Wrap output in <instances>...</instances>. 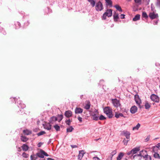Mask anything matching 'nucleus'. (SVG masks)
<instances>
[{
  "instance_id": "nucleus-56",
  "label": "nucleus",
  "mask_w": 160,
  "mask_h": 160,
  "mask_svg": "<svg viewBox=\"0 0 160 160\" xmlns=\"http://www.w3.org/2000/svg\"><path fill=\"white\" fill-rule=\"evenodd\" d=\"M31 160H35V158H34L32 155H31L30 157Z\"/></svg>"
},
{
  "instance_id": "nucleus-60",
  "label": "nucleus",
  "mask_w": 160,
  "mask_h": 160,
  "mask_svg": "<svg viewBox=\"0 0 160 160\" xmlns=\"http://www.w3.org/2000/svg\"><path fill=\"white\" fill-rule=\"evenodd\" d=\"M100 138H98V139H95L94 140V141H98V140L99 139H100Z\"/></svg>"
},
{
  "instance_id": "nucleus-18",
  "label": "nucleus",
  "mask_w": 160,
  "mask_h": 160,
  "mask_svg": "<svg viewBox=\"0 0 160 160\" xmlns=\"http://www.w3.org/2000/svg\"><path fill=\"white\" fill-rule=\"evenodd\" d=\"M83 112V109L78 107H76L75 110V114H79Z\"/></svg>"
},
{
  "instance_id": "nucleus-2",
  "label": "nucleus",
  "mask_w": 160,
  "mask_h": 160,
  "mask_svg": "<svg viewBox=\"0 0 160 160\" xmlns=\"http://www.w3.org/2000/svg\"><path fill=\"white\" fill-rule=\"evenodd\" d=\"M140 150V147H137L133 148L130 151L128 152L127 153V155L129 156H131L133 157V155L136 154Z\"/></svg>"
},
{
  "instance_id": "nucleus-64",
  "label": "nucleus",
  "mask_w": 160,
  "mask_h": 160,
  "mask_svg": "<svg viewBox=\"0 0 160 160\" xmlns=\"http://www.w3.org/2000/svg\"><path fill=\"white\" fill-rule=\"evenodd\" d=\"M14 99L15 101V103L16 102V101H15V99H16V98H14Z\"/></svg>"
},
{
  "instance_id": "nucleus-35",
  "label": "nucleus",
  "mask_w": 160,
  "mask_h": 160,
  "mask_svg": "<svg viewBox=\"0 0 160 160\" xmlns=\"http://www.w3.org/2000/svg\"><path fill=\"white\" fill-rule=\"evenodd\" d=\"M114 7L116 8L119 12H122V10L121 7L118 5H115Z\"/></svg>"
},
{
  "instance_id": "nucleus-32",
  "label": "nucleus",
  "mask_w": 160,
  "mask_h": 160,
  "mask_svg": "<svg viewBox=\"0 0 160 160\" xmlns=\"http://www.w3.org/2000/svg\"><path fill=\"white\" fill-rule=\"evenodd\" d=\"M160 147V143H158L155 146H153L152 147V150L153 151H154L157 148Z\"/></svg>"
},
{
  "instance_id": "nucleus-34",
  "label": "nucleus",
  "mask_w": 160,
  "mask_h": 160,
  "mask_svg": "<svg viewBox=\"0 0 160 160\" xmlns=\"http://www.w3.org/2000/svg\"><path fill=\"white\" fill-rule=\"evenodd\" d=\"M88 1L90 3V4L92 7L95 6V2L94 0H88Z\"/></svg>"
},
{
  "instance_id": "nucleus-11",
  "label": "nucleus",
  "mask_w": 160,
  "mask_h": 160,
  "mask_svg": "<svg viewBox=\"0 0 160 160\" xmlns=\"http://www.w3.org/2000/svg\"><path fill=\"white\" fill-rule=\"evenodd\" d=\"M104 13L108 17H111L112 15V10L111 9H108Z\"/></svg>"
},
{
  "instance_id": "nucleus-62",
  "label": "nucleus",
  "mask_w": 160,
  "mask_h": 160,
  "mask_svg": "<svg viewBox=\"0 0 160 160\" xmlns=\"http://www.w3.org/2000/svg\"><path fill=\"white\" fill-rule=\"evenodd\" d=\"M142 157H140L138 160H141Z\"/></svg>"
},
{
  "instance_id": "nucleus-8",
  "label": "nucleus",
  "mask_w": 160,
  "mask_h": 160,
  "mask_svg": "<svg viewBox=\"0 0 160 160\" xmlns=\"http://www.w3.org/2000/svg\"><path fill=\"white\" fill-rule=\"evenodd\" d=\"M134 99L136 103L138 104L140 108H141L140 104L141 102V101L139 98V96L138 95H135L134 96Z\"/></svg>"
},
{
  "instance_id": "nucleus-57",
  "label": "nucleus",
  "mask_w": 160,
  "mask_h": 160,
  "mask_svg": "<svg viewBox=\"0 0 160 160\" xmlns=\"http://www.w3.org/2000/svg\"><path fill=\"white\" fill-rule=\"evenodd\" d=\"M104 82V81L103 80H101L100 81V82L101 83V84L103 85V82Z\"/></svg>"
},
{
  "instance_id": "nucleus-13",
  "label": "nucleus",
  "mask_w": 160,
  "mask_h": 160,
  "mask_svg": "<svg viewBox=\"0 0 160 160\" xmlns=\"http://www.w3.org/2000/svg\"><path fill=\"white\" fill-rule=\"evenodd\" d=\"M138 110L137 107L135 106H133L130 108V112L132 114H134L136 113Z\"/></svg>"
},
{
  "instance_id": "nucleus-38",
  "label": "nucleus",
  "mask_w": 160,
  "mask_h": 160,
  "mask_svg": "<svg viewBox=\"0 0 160 160\" xmlns=\"http://www.w3.org/2000/svg\"><path fill=\"white\" fill-rule=\"evenodd\" d=\"M140 124L139 123H138L136 126L133 128L132 130H138L139 128H140Z\"/></svg>"
},
{
  "instance_id": "nucleus-59",
  "label": "nucleus",
  "mask_w": 160,
  "mask_h": 160,
  "mask_svg": "<svg viewBox=\"0 0 160 160\" xmlns=\"http://www.w3.org/2000/svg\"><path fill=\"white\" fill-rule=\"evenodd\" d=\"M47 160H54V159L50 158H47Z\"/></svg>"
},
{
  "instance_id": "nucleus-51",
  "label": "nucleus",
  "mask_w": 160,
  "mask_h": 160,
  "mask_svg": "<svg viewBox=\"0 0 160 160\" xmlns=\"http://www.w3.org/2000/svg\"><path fill=\"white\" fill-rule=\"evenodd\" d=\"M32 155L33 156L34 158H35V160H36V159H37L38 158V156L37 155V153H36V154L33 155Z\"/></svg>"
},
{
  "instance_id": "nucleus-40",
  "label": "nucleus",
  "mask_w": 160,
  "mask_h": 160,
  "mask_svg": "<svg viewBox=\"0 0 160 160\" xmlns=\"http://www.w3.org/2000/svg\"><path fill=\"white\" fill-rule=\"evenodd\" d=\"M54 128L57 131H59L60 130V127L59 126L58 124H56L54 126Z\"/></svg>"
},
{
  "instance_id": "nucleus-14",
  "label": "nucleus",
  "mask_w": 160,
  "mask_h": 160,
  "mask_svg": "<svg viewBox=\"0 0 160 160\" xmlns=\"http://www.w3.org/2000/svg\"><path fill=\"white\" fill-rule=\"evenodd\" d=\"M85 153L83 150L79 151V154L78 156V159L81 160Z\"/></svg>"
},
{
  "instance_id": "nucleus-3",
  "label": "nucleus",
  "mask_w": 160,
  "mask_h": 160,
  "mask_svg": "<svg viewBox=\"0 0 160 160\" xmlns=\"http://www.w3.org/2000/svg\"><path fill=\"white\" fill-rule=\"evenodd\" d=\"M95 9L97 11H100L103 9V6L102 2L99 1L97 2L95 6Z\"/></svg>"
},
{
  "instance_id": "nucleus-36",
  "label": "nucleus",
  "mask_w": 160,
  "mask_h": 160,
  "mask_svg": "<svg viewBox=\"0 0 160 160\" xmlns=\"http://www.w3.org/2000/svg\"><path fill=\"white\" fill-rule=\"evenodd\" d=\"M153 157L155 158L159 159H160V156L157 153L155 152L153 154Z\"/></svg>"
},
{
  "instance_id": "nucleus-48",
  "label": "nucleus",
  "mask_w": 160,
  "mask_h": 160,
  "mask_svg": "<svg viewBox=\"0 0 160 160\" xmlns=\"http://www.w3.org/2000/svg\"><path fill=\"white\" fill-rule=\"evenodd\" d=\"M107 16L106 15L104 14V13L102 17V19L103 20H105L106 19V17Z\"/></svg>"
},
{
  "instance_id": "nucleus-28",
  "label": "nucleus",
  "mask_w": 160,
  "mask_h": 160,
  "mask_svg": "<svg viewBox=\"0 0 160 160\" xmlns=\"http://www.w3.org/2000/svg\"><path fill=\"white\" fill-rule=\"evenodd\" d=\"M140 15L139 14L136 15L135 17L133 18V21H137L140 19Z\"/></svg>"
},
{
  "instance_id": "nucleus-52",
  "label": "nucleus",
  "mask_w": 160,
  "mask_h": 160,
  "mask_svg": "<svg viewBox=\"0 0 160 160\" xmlns=\"http://www.w3.org/2000/svg\"><path fill=\"white\" fill-rule=\"evenodd\" d=\"M43 144V143L41 142H39L38 144V147H40Z\"/></svg>"
},
{
  "instance_id": "nucleus-53",
  "label": "nucleus",
  "mask_w": 160,
  "mask_h": 160,
  "mask_svg": "<svg viewBox=\"0 0 160 160\" xmlns=\"http://www.w3.org/2000/svg\"><path fill=\"white\" fill-rule=\"evenodd\" d=\"M71 146L72 148H76L78 147V146L76 145H71Z\"/></svg>"
},
{
  "instance_id": "nucleus-15",
  "label": "nucleus",
  "mask_w": 160,
  "mask_h": 160,
  "mask_svg": "<svg viewBox=\"0 0 160 160\" xmlns=\"http://www.w3.org/2000/svg\"><path fill=\"white\" fill-rule=\"evenodd\" d=\"M58 120L57 118L56 117L53 116L51 117L50 119L49 123L51 124H53L54 123Z\"/></svg>"
},
{
  "instance_id": "nucleus-19",
  "label": "nucleus",
  "mask_w": 160,
  "mask_h": 160,
  "mask_svg": "<svg viewBox=\"0 0 160 160\" xmlns=\"http://www.w3.org/2000/svg\"><path fill=\"white\" fill-rule=\"evenodd\" d=\"M23 151H27L29 149V147L26 144H23L21 147Z\"/></svg>"
},
{
  "instance_id": "nucleus-4",
  "label": "nucleus",
  "mask_w": 160,
  "mask_h": 160,
  "mask_svg": "<svg viewBox=\"0 0 160 160\" xmlns=\"http://www.w3.org/2000/svg\"><path fill=\"white\" fill-rule=\"evenodd\" d=\"M37 155L38 156V157L41 158H43L44 156H49L46 152L42 149L40 150L39 152L37 153Z\"/></svg>"
},
{
  "instance_id": "nucleus-42",
  "label": "nucleus",
  "mask_w": 160,
  "mask_h": 160,
  "mask_svg": "<svg viewBox=\"0 0 160 160\" xmlns=\"http://www.w3.org/2000/svg\"><path fill=\"white\" fill-rule=\"evenodd\" d=\"M142 17L145 18H148V16L145 12H143L142 13Z\"/></svg>"
},
{
  "instance_id": "nucleus-45",
  "label": "nucleus",
  "mask_w": 160,
  "mask_h": 160,
  "mask_svg": "<svg viewBox=\"0 0 160 160\" xmlns=\"http://www.w3.org/2000/svg\"><path fill=\"white\" fill-rule=\"evenodd\" d=\"M71 122L72 121H71L70 119H69L68 120L65 121V123L67 125H70L71 124Z\"/></svg>"
},
{
  "instance_id": "nucleus-1",
  "label": "nucleus",
  "mask_w": 160,
  "mask_h": 160,
  "mask_svg": "<svg viewBox=\"0 0 160 160\" xmlns=\"http://www.w3.org/2000/svg\"><path fill=\"white\" fill-rule=\"evenodd\" d=\"M103 111L109 118H112L113 117L112 110L109 107H105L103 109Z\"/></svg>"
},
{
  "instance_id": "nucleus-49",
  "label": "nucleus",
  "mask_w": 160,
  "mask_h": 160,
  "mask_svg": "<svg viewBox=\"0 0 160 160\" xmlns=\"http://www.w3.org/2000/svg\"><path fill=\"white\" fill-rule=\"evenodd\" d=\"M125 15L124 14H121L120 15V18L121 19H124L125 18Z\"/></svg>"
},
{
  "instance_id": "nucleus-58",
  "label": "nucleus",
  "mask_w": 160,
  "mask_h": 160,
  "mask_svg": "<svg viewBox=\"0 0 160 160\" xmlns=\"http://www.w3.org/2000/svg\"><path fill=\"white\" fill-rule=\"evenodd\" d=\"M18 150L19 152H20L21 151V148L20 147H18Z\"/></svg>"
},
{
  "instance_id": "nucleus-30",
  "label": "nucleus",
  "mask_w": 160,
  "mask_h": 160,
  "mask_svg": "<svg viewBox=\"0 0 160 160\" xmlns=\"http://www.w3.org/2000/svg\"><path fill=\"white\" fill-rule=\"evenodd\" d=\"M120 116L122 117H123L124 118L125 117V116H123V114L122 113H118L117 112H115V117L116 118H119Z\"/></svg>"
},
{
  "instance_id": "nucleus-20",
  "label": "nucleus",
  "mask_w": 160,
  "mask_h": 160,
  "mask_svg": "<svg viewBox=\"0 0 160 160\" xmlns=\"http://www.w3.org/2000/svg\"><path fill=\"white\" fill-rule=\"evenodd\" d=\"M44 127L45 129L49 130L51 129L52 125L49 123L44 125Z\"/></svg>"
},
{
  "instance_id": "nucleus-37",
  "label": "nucleus",
  "mask_w": 160,
  "mask_h": 160,
  "mask_svg": "<svg viewBox=\"0 0 160 160\" xmlns=\"http://www.w3.org/2000/svg\"><path fill=\"white\" fill-rule=\"evenodd\" d=\"M15 26H16V28L18 29L21 26L20 23L18 22H16L15 23Z\"/></svg>"
},
{
  "instance_id": "nucleus-22",
  "label": "nucleus",
  "mask_w": 160,
  "mask_h": 160,
  "mask_svg": "<svg viewBox=\"0 0 160 160\" xmlns=\"http://www.w3.org/2000/svg\"><path fill=\"white\" fill-rule=\"evenodd\" d=\"M91 104L89 101H87V103L84 106V108L86 110H88L90 109Z\"/></svg>"
},
{
  "instance_id": "nucleus-6",
  "label": "nucleus",
  "mask_w": 160,
  "mask_h": 160,
  "mask_svg": "<svg viewBox=\"0 0 160 160\" xmlns=\"http://www.w3.org/2000/svg\"><path fill=\"white\" fill-rule=\"evenodd\" d=\"M150 98L153 101L158 102L159 101V98L157 96L154 94H152L150 96Z\"/></svg>"
},
{
  "instance_id": "nucleus-7",
  "label": "nucleus",
  "mask_w": 160,
  "mask_h": 160,
  "mask_svg": "<svg viewBox=\"0 0 160 160\" xmlns=\"http://www.w3.org/2000/svg\"><path fill=\"white\" fill-rule=\"evenodd\" d=\"M112 102L113 106L116 108H118L121 105L119 100L116 99H112Z\"/></svg>"
},
{
  "instance_id": "nucleus-39",
  "label": "nucleus",
  "mask_w": 160,
  "mask_h": 160,
  "mask_svg": "<svg viewBox=\"0 0 160 160\" xmlns=\"http://www.w3.org/2000/svg\"><path fill=\"white\" fill-rule=\"evenodd\" d=\"M74 129L72 126H70L69 128H67V132H71Z\"/></svg>"
},
{
  "instance_id": "nucleus-29",
  "label": "nucleus",
  "mask_w": 160,
  "mask_h": 160,
  "mask_svg": "<svg viewBox=\"0 0 160 160\" xmlns=\"http://www.w3.org/2000/svg\"><path fill=\"white\" fill-rule=\"evenodd\" d=\"M124 155V154L122 152H120L117 158V160H120Z\"/></svg>"
},
{
  "instance_id": "nucleus-50",
  "label": "nucleus",
  "mask_w": 160,
  "mask_h": 160,
  "mask_svg": "<svg viewBox=\"0 0 160 160\" xmlns=\"http://www.w3.org/2000/svg\"><path fill=\"white\" fill-rule=\"evenodd\" d=\"M141 0H134L135 2L136 3H141Z\"/></svg>"
},
{
  "instance_id": "nucleus-44",
  "label": "nucleus",
  "mask_w": 160,
  "mask_h": 160,
  "mask_svg": "<svg viewBox=\"0 0 160 160\" xmlns=\"http://www.w3.org/2000/svg\"><path fill=\"white\" fill-rule=\"evenodd\" d=\"M22 156L25 158H27L28 157V154L24 152L22 154Z\"/></svg>"
},
{
  "instance_id": "nucleus-46",
  "label": "nucleus",
  "mask_w": 160,
  "mask_h": 160,
  "mask_svg": "<svg viewBox=\"0 0 160 160\" xmlns=\"http://www.w3.org/2000/svg\"><path fill=\"white\" fill-rule=\"evenodd\" d=\"M129 141V139H128V140H126L125 138H124L123 141V142L124 143V145H127L128 142Z\"/></svg>"
},
{
  "instance_id": "nucleus-23",
  "label": "nucleus",
  "mask_w": 160,
  "mask_h": 160,
  "mask_svg": "<svg viewBox=\"0 0 160 160\" xmlns=\"http://www.w3.org/2000/svg\"><path fill=\"white\" fill-rule=\"evenodd\" d=\"M23 132L25 135H28L32 133V132L28 129L23 130Z\"/></svg>"
},
{
  "instance_id": "nucleus-5",
  "label": "nucleus",
  "mask_w": 160,
  "mask_h": 160,
  "mask_svg": "<svg viewBox=\"0 0 160 160\" xmlns=\"http://www.w3.org/2000/svg\"><path fill=\"white\" fill-rule=\"evenodd\" d=\"M98 110L95 109V111L93 112L91 114L93 120L98 121L99 120V116H98Z\"/></svg>"
},
{
  "instance_id": "nucleus-33",
  "label": "nucleus",
  "mask_w": 160,
  "mask_h": 160,
  "mask_svg": "<svg viewBox=\"0 0 160 160\" xmlns=\"http://www.w3.org/2000/svg\"><path fill=\"white\" fill-rule=\"evenodd\" d=\"M57 118L58 120V122H60L62 119V118H63V116L62 115V114H61V115L58 114L57 115Z\"/></svg>"
},
{
  "instance_id": "nucleus-27",
  "label": "nucleus",
  "mask_w": 160,
  "mask_h": 160,
  "mask_svg": "<svg viewBox=\"0 0 160 160\" xmlns=\"http://www.w3.org/2000/svg\"><path fill=\"white\" fill-rule=\"evenodd\" d=\"M18 106L20 108L23 109L26 107V105L25 104L20 102L18 103Z\"/></svg>"
},
{
  "instance_id": "nucleus-25",
  "label": "nucleus",
  "mask_w": 160,
  "mask_h": 160,
  "mask_svg": "<svg viewBox=\"0 0 160 160\" xmlns=\"http://www.w3.org/2000/svg\"><path fill=\"white\" fill-rule=\"evenodd\" d=\"M117 152L116 150H114L111 153L110 159L108 158L106 160H112V157Z\"/></svg>"
},
{
  "instance_id": "nucleus-26",
  "label": "nucleus",
  "mask_w": 160,
  "mask_h": 160,
  "mask_svg": "<svg viewBox=\"0 0 160 160\" xmlns=\"http://www.w3.org/2000/svg\"><path fill=\"white\" fill-rule=\"evenodd\" d=\"M20 139L21 141L23 142H26L28 140V139L26 137L22 135L21 136Z\"/></svg>"
},
{
  "instance_id": "nucleus-61",
  "label": "nucleus",
  "mask_w": 160,
  "mask_h": 160,
  "mask_svg": "<svg viewBox=\"0 0 160 160\" xmlns=\"http://www.w3.org/2000/svg\"><path fill=\"white\" fill-rule=\"evenodd\" d=\"M51 142V139H50L49 140V142L48 143L49 144L50 142Z\"/></svg>"
},
{
  "instance_id": "nucleus-54",
  "label": "nucleus",
  "mask_w": 160,
  "mask_h": 160,
  "mask_svg": "<svg viewBox=\"0 0 160 160\" xmlns=\"http://www.w3.org/2000/svg\"><path fill=\"white\" fill-rule=\"evenodd\" d=\"M150 137V136H148L147 137V138L145 139V141L147 142L149 140Z\"/></svg>"
},
{
  "instance_id": "nucleus-43",
  "label": "nucleus",
  "mask_w": 160,
  "mask_h": 160,
  "mask_svg": "<svg viewBox=\"0 0 160 160\" xmlns=\"http://www.w3.org/2000/svg\"><path fill=\"white\" fill-rule=\"evenodd\" d=\"M106 119V118L102 115H101L99 117V119L101 120H104Z\"/></svg>"
},
{
  "instance_id": "nucleus-21",
  "label": "nucleus",
  "mask_w": 160,
  "mask_h": 160,
  "mask_svg": "<svg viewBox=\"0 0 160 160\" xmlns=\"http://www.w3.org/2000/svg\"><path fill=\"white\" fill-rule=\"evenodd\" d=\"M113 19L114 22H116L118 21V19L119 18L118 17V14L116 13L115 12L113 15Z\"/></svg>"
},
{
  "instance_id": "nucleus-41",
  "label": "nucleus",
  "mask_w": 160,
  "mask_h": 160,
  "mask_svg": "<svg viewBox=\"0 0 160 160\" xmlns=\"http://www.w3.org/2000/svg\"><path fill=\"white\" fill-rule=\"evenodd\" d=\"M46 133V132L44 131H42L37 134L38 136L43 135Z\"/></svg>"
},
{
  "instance_id": "nucleus-24",
  "label": "nucleus",
  "mask_w": 160,
  "mask_h": 160,
  "mask_svg": "<svg viewBox=\"0 0 160 160\" xmlns=\"http://www.w3.org/2000/svg\"><path fill=\"white\" fill-rule=\"evenodd\" d=\"M105 1L107 6H109L110 7H112V2L111 0H105Z\"/></svg>"
},
{
  "instance_id": "nucleus-47",
  "label": "nucleus",
  "mask_w": 160,
  "mask_h": 160,
  "mask_svg": "<svg viewBox=\"0 0 160 160\" xmlns=\"http://www.w3.org/2000/svg\"><path fill=\"white\" fill-rule=\"evenodd\" d=\"M78 119L80 122H82V118L80 116H78Z\"/></svg>"
},
{
  "instance_id": "nucleus-63",
  "label": "nucleus",
  "mask_w": 160,
  "mask_h": 160,
  "mask_svg": "<svg viewBox=\"0 0 160 160\" xmlns=\"http://www.w3.org/2000/svg\"><path fill=\"white\" fill-rule=\"evenodd\" d=\"M83 97V95H82L80 96V98L82 99Z\"/></svg>"
},
{
  "instance_id": "nucleus-55",
  "label": "nucleus",
  "mask_w": 160,
  "mask_h": 160,
  "mask_svg": "<svg viewBox=\"0 0 160 160\" xmlns=\"http://www.w3.org/2000/svg\"><path fill=\"white\" fill-rule=\"evenodd\" d=\"M97 159L98 160H100V158L97 157H94L93 158V159Z\"/></svg>"
},
{
  "instance_id": "nucleus-10",
  "label": "nucleus",
  "mask_w": 160,
  "mask_h": 160,
  "mask_svg": "<svg viewBox=\"0 0 160 160\" xmlns=\"http://www.w3.org/2000/svg\"><path fill=\"white\" fill-rule=\"evenodd\" d=\"M122 134L127 139H129L130 137V132L128 131H123L122 132Z\"/></svg>"
},
{
  "instance_id": "nucleus-9",
  "label": "nucleus",
  "mask_w": 160,
  "mask_h": 160,
  "mask_svg": "<svg viewBox=\"0 0 160 160\" xmlns=\"http://www.w3.org/2000/svg\"><path fill=\"white\" fill-rule=\"evenodd\" d=\"M149 16L152 19L157 18L158 17V14H155L154 12H150L149 14Z\"/></svg>"
},
{
  "instance_id": "nucleus-17",
  "label": "nucleus",
  "mask_w": 160,
  "mask_h": 160,
  "mask_svg": "<svg viewBox=\"0 0 160 160\" xmlns=\"http://www.w3.org/2000/svg\"><path fill=\"white\" fill-rule=\"evenodd\" d=\"M144 152L143 150H142L140 151L139 153L138 154H135L133 156V158L134 159H135V158L137 157H142L143 156H144V155L142 154V153Z\"/></svg>"
},
{
  "instance_id": "nucleus-31",
  "label": "nucleus",
  "mask_w": 160,
  "mask_h": 160,
  "mask_svg": "<svg viewBox=\"0 0 160 160\" xmlns=\"http://www.w3.org/2000/svg\"><path fill=\"white\" fill-rule=\"evenodd\" d=\"M145 108L146 109H149L151 107L150 105L147 101H146L145 104Z\"/></svg>"
},
{
  "instance_id": "nucleus-12",
  "label": "nucleus",
  "mask_w": 160,
  "mask_h": 160,
  "mask_svg": "<svg viewBox=\"0 0 160 160\" xmlns=\"http://www.w3.org/2000/svg\"><path fill=\"white\" fill-rule=\"evenodd\" d=\"M144 152L146 153L144 156H143V158L145 160H152L151 156L149 155L147 153V151L146 150H144Z\"/></svg>"
},
{
  "instance_id": "nucleus-16",
  "label": "nucleus",
  "mask_w": 160,
  "mask_h": 160,
  "mask_svg": "<svg viewBox=\"0 0 160 160\" xmlns=\"http://www.w3.org/2000/svg\"><path fill=\"white\" fill-rule=\"evenodd\" d=\"M64 115L68 118L71 117L72 115V112L70 110H68L65 112Z\"/></svg>"
}]
</instances>
